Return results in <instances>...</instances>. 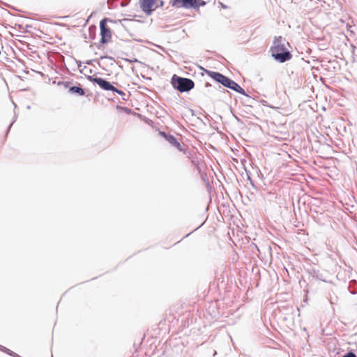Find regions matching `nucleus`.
<instances>
[{"label": "nucleus", "mask_w": 357, "mask_h": 357, "mask_svg": "<svg viewBox=\"0 0 357 357\" xmlns=\"http://www.w3.org/2000/svg\"><path fill=\"white\" fill-rule=\"evenodd\" d=\"M129 62H139V61L137 59H135L134 60H128Z\"/></svg>", "instance_id": "4be33fe9"}, {"label": "nucleus", "mask_w": 357, "mask_h": 357, "mask_svg": "<svg viewBox=\"0 0 357 357\" xmlns=\"http://www.w3.org/2000/svg\"><path fill=\"white\" fill-rule=\"evenodd\" d=\"M95 29L96 28L93 29L91 26L89 27L90 38L92 40H93L96 37Z\"/></svg>", "instance_id": "ddd939ff"}, {"label": "nucleus", "mask_w": 357, "mask_h": 357, "mask_svg": "<svg viewBox=\"0 0 357 357\" xmlns=\"http://www.w3.org/2000/svg\"><path fill=\"white\" fill-rule=\"evenodd\" d=\"M206 74L214 81L224 87L233 90L240 94L248 96L245 91L235 81L219 72L206 70Z\"/></svg>", "instance_id": "f03ea898"}, {"label": "nucleus", "mask_w": 357, "mask_h": 357, "mask_svg": "<svg viewBox=\"0 0 357 357\" xmlns=\"http://www.w3.org/2000/svg\"><path fill=\"white\" fill-rule=\"evenodd\" d=\"M81 66V61H79L78 66Z\"/></svg>", "instance_id": "a878e982"}, {"label": "nucleus", "mask_w": 357, "mask_h": 357, "mask_svg": "<svg viewBox=\"0 0 357 357\" xmlns=\"http://www.w3.org/2000/svg\"><path fill=\"white\" fill-rule=\"evenodd\" d=\"M172 146L176 148L178 150L181 151V146L178 142L177 139L172 135H169L165 139Z\"/></svg>", "instance_id": "6e6552de"}, {"label": "nucleus", "mask_w": 357, "mask_h": 357, "mask_svg": "<svg viewBox=\"0 0 357 357\" xmlns=\"http://www.w3.org/2000/svg\"><path fill=\"white\" fill-rule=\"evenodd\" d=\"M100 59H110V60H113V58L111 57V56H100Z\"/></svg>", "instance_id": "6ab92c4d"}, {"label": "nucleus", "mask_w": 357, "mask_h": 357, "mask_svg": "<svg viewBox=\"0 0 357 357\" xmlns=\"http://www.w3.org/2000/svg\"><path fill=\"white\" fill-rule=\"evenodd\" d=\"M171 84L174 89L181 93L188 92L195 86V83L191 79L181 77L176 75L172 76Z\"/></svg>", "instance_id": "7ed1b4c3"}, {"label": "nucleus", "mask_w": 357, "mask_h": 357, "mask_svg": "<svg viewBox=\"0 0 357 357\" xmlns=\"http://www.w3.org/2000/svg\"><path fill=\"white\" fill-rule=\"evenodd\" d=\"M108 21L112 22V20H109L106 17L103 18L100 22L101 38L100 40L99 41V43L97 45V47L98 49H100L102 45L108 43L112 38L111 29L106 24Z\"/></svg>", "instance_id": "39448f33"}, {"label": "nucleus", "mask_w": 357, "mask_h": 357, "mask_svg": "<svg viewBox=\"0 0 357 357\" xmlns=\"http://www.w3.org/2000/svg\"><path fill=\"white\" fill-rule=\"evenodd\" d=\"M68 92L70 93H76L78 96H83L85 95L84 90L81 88L79 86H73L69 87Z\"/></svg>", "instance_id": "1a4fd4ad"}, {"label": "nucleus", "mask_w": 357, "mask_h": 357, "mask_svg": "<svg viewBox=\"0 0 357 357\" xmlns=\"http://www.w3.org/2000/svg\"><path fill=\"white\" fill-rule=\"evenodd\" d=\"M0 350L3 351L4 352H6L10 356H12L13 357H21L18 354H15V352L12 351L11 350L7 349L6 347H5L2 345H0Z\"/></svg>", "instance_id": "9b49d317"}, {"label": "nucleus", "mask_w": 357, "mask_h": 357, "mask_svg": "<svg viewBox=\"0 0 357 357\" xmlns=\"http://www.w3.org/2000/svg\"><path fill=\"white\" fill-rule=\"evenodd\" d=\"M156 0H139L141 9L147 15H151L153 12L152 7L155 3Z\"/></svg>", "instance_id": "0eeeda50"}, {"label": "nucleus", "mask_w": 357, "mask_h": 357, "mask_svg": "<svg viewBox=\"0 0 357 357\" xmlns=\"http://www.w3.org/2000/svg\"><path fill=\"white\" fill-rule=\"evenodd\" d=\"M342 357H357V356L354 352L349 351L345 355H344Z\"/></svg>", "instance_id": "dca6fc26"}, {"label": "nucleus", "mask_w": 357, "mask_h": 357, "mask_svg": "<svg viewBox=\"0 0 357 357\" xmlns=\"http://www.w3.org/2000/svg\"><path fill=\"white\" fill-rule=\"evenodd\" d=\"M171 4L176 8L197 9L200 6H204L206 2L203 0H172Z\"/></svg>", "instance_id": "20e7f679"}, {"label": "nucleus", "mask_w": 357, "mask_h": 357, "mask_svg": "<svg viewBox=\"0 0 357 357\" xmlns=\"http://www.w3.org/2000/svg\"><path fill=\"white\" fill-rule=\"evenodd\" d=\"M86 79L93 83L97 84L100 88L105 91H112L114 88L109 81L102 77H98L94 75H87Z\"/></svg>", "instance_id": "423d86ee"}, {"label": "nucleus", "mask_w": 357, "mask_h": 357, "mask_svg": "<svg viewBox=\"0 0 357 357\" xmlns=\"http://www.w3.org/2000/svg\"><path fill=\"white\" fill-rule=\"evenodd\" d=\"M129 3H128V1L123 0L121 2L120 5L121 7L126 6Z\"/></svg>", "instance_id": "a211bd4d"}, {"label": "nucleus", "mask_w": 357, "mask_h": 357, "mask_svg": "<svg viewBox=\"0 0 357 357\" xmlns=\"http://www.w3.org/2000/svg\"><path fill=\"white\" fill-rule=\"evenodd\" d=\"M17 118V114L15 112V115H14L13 119L12 122L10 123V125L8 127L7 132H9L10 128L12 127V126L14 123V122L16 121Z\"/></svg>", "instance_id": "4468645a"}, {"label": "nucleus", "mask_w": 357, "mask_h": 357, "mask_svg": "<svg viewBox=\"0 0 357 357\" xmlns=\"http://www.w3.org/2000/svg\"><path fill=\"white\" fill-rule=\"evenodd\" d=\"M205 86H206V87L211 86V84L210 83H208V82H206V83L205 84Z\"/></svg>", "instance_id": "5701e85b"}, {"label": "nucleus", "mask_w": 357, "mask_h": 357, "mask_svg": "<svg viewBox=\"0 0 357 357\" xmlns=\"http://www.w3.org/2000/svg\"><path fill=\"white\" fill-rule=\"evenodd\" d=\"M164 6V1L162 0L159 1L158 7H162Z\"/></svg>", "instance_id": "aec40b11"}, {"label": "nucleus", "mask_w": 357, "mask_h": 357, "mask_svg": "<svg viewBox=\"0 0 357 357\" xmlns=\"http://www.w3.org/2000/svg\"><path fill=\"white\" fill-rule=\"evenodd\" d=\"M348 289L351 294H357V282L356 280H352L349 282Z\"/></svg>", "instance_id": "9d476101"}, {"label": "nucleus", "mask_w": 357, "mask_h": 357, "mask_svg": "<svg viewBox=\"0 0 357 357\" xmlns=\"http://www.w3.org/2000/svg\"><path fill=\"white\" fill-rule=\"evenodd\" d=\"M13 104L14 105L15 107H17V105L14 102H13Z\"/></svg>", "instance_id": "393cba45"}, {"label": "nucleus", "mask_w": 357, "mask_h": 357, "mask_svg": "<svg viewBox=\"0 0 357 357\" xmlns=\"http://www.w3.org/2000/svg\"><path fill=\"white\" fill-rule=\"evenodd\" d=\"M286 44H288V42L286 41L284 38L281 36L275 37L270 50L271 56L275 60L280 63H284L292 57L291 52L286 48Z\"/></svg>", "instance_id": "f257e3e1"}, {"label": "nucleus", "mask_w": 357, "mask_h": 357, "mask_svg": "<svg viewBox=\"0 0 357 357\" xmlns=\"http://www.w3.org/2000/svg\"><path fill=\"white\" fill-rule=\"evenodd\" d=\"M160 135L162 136V137H164L165 139L167 138V137L169 135V134H167L164 131H160L159 132Z\"/></svg>", "instance_id": "f3484780"}, {"label": "nucleus", "mask_w": 357, "mask_h": 357, "mask_svg": "<svg viewBox=\"0 0 357 357\" xmlns=\"http://www.w3.org/2000/svg\"><path fill=\"white\" fill-rule=\"evenodd\" d=\"M93 61H96V60H89L86 61V63L88 65H91Z\"/></svg>", "instance_id": "412c9836"}, {"label": "nucleus", "mask_w": 357, "mask_h": 357, "mask_svg": "<svg viewBox=\"0 0 357 357\" xmlns=\"http://www.w3.org/2000/svg\"><path fill=\"white\" fill-rule=\"evenodd\" d=\"M112 92L116 93L119 95H120L121 96H122L123 100H126V94L123 91L119 90L117 88L114 87V89L112 90Z\"/></svg>", "instance_id": "f8f14e48"}, {"label": "nucleus", "mask_w": 357, "mask_h": 357, "mask_svg": "<svg viewBox=\"0 0 357 357\" xmlns=\"http://www.w3.org/2000/svg\"><path fill=\"white\" fill-rule=\"evenodd\" d=\"M70 82H59L58 85H63L65 88H68Z\"/></svg>", "instance_id": "2eb2a0df"}, {"label": "nucleus", "mask_w": 357, "mask_h": 357, "mask_svg": "<svg viewBox=\"0 0 357 357\" xmlns=\"http://www.w3.org/2000/svg\"><path fill=\"white\" fill-rule=\"evenodd\" d=\"M218 90H220V91H222L225 92V89H222L221 86H218Z\"/></svg>", "instance_id": "b1692460"}]
</instances>
